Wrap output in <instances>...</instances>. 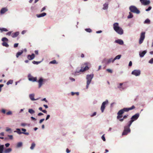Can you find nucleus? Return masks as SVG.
I'll return each mask as SVG.
<instances>
[{
  "mask_svg": "<svg viewBox=\"0 0 153 153\" xmlns=\"http://www.w3.org/2000/svg\"><path fill=\"white\" fill-rule=\"evenodd\" d=\"M135 107L134 105H132L131 107L128 108H124L123 109L120 110L117 113V119L119 120L120 122L123 121V116L122 114L125 112H128L129 110H132L135 108Z\"/></svg>",
  "mask_w": 153,
  "mask_h": 153,
  "instance_id": "nucleus-1",
  "label": "nucleus"
},
{
  "mask_svg": "<svg viewBox=\"0 0 153 153\" xmlns=\"http://www.w3.org/2000/svg\"><path fill=\"white\" fill-rule=\"evenodd\" d=\"M114 30L118 34L121 35L123 33V30L122 28L119 26L118 23H115L113 24Z\"/></svg>",
  "mask_w": 153,
  "mask_h": 153,
  "instance_id": "nucleus-2",
  "label": "nucleus"
},
{
  "mask_svg": "<svg viewBox=\"0 0 153 153\" xmlns=\"http://www.w3.org/2000/svg\"><path fill=\"white\" fill-rule=\"evenodd\" d=\"M84 65H85V67H84V66H83V67H81L80 70L78 71H76L75 72V74H76L77 73H79L80 72H82L89 69V67L90 66V63L86 62L85 63Z\"/></svg>",
  "mask_w": 153,
  "mask_h": 153,
  "instance_id": "nucleus-3",
  "label": "nucleus"
},
{
  "mask_svg": "<svg viewBox=\"0 0 153 153\" xmlns=\"http://www.w3.org/2000/svg\"><path fill=\"white\" fill-rule=\"evenodd\" d=\"M93 74L87 75L86 77L87 79V85L86 87L87 89L88 88L89 85L91 83L92 79L93 77Z\"/></svg>",
  "mask_w": 153,
  "mask_h": 153,
  "instance_id": "nucleus-4",
  "label": "nucleus"
},
{
  "mask_svg": "<svg viewBox=\"0 0 153 153\" xmlns=\"http://www.w3.org/2000/svg\"><path fill=\"white\" fill-rule=\"evenodd\" d=\"M139 114L137 113L133 116L131 117V120L128 123L129 126H131L132 123L134 121L136 120L139 117Z\"/></svg>",
  "mask_w": 153,
  "mask_h": 153,
  "instance_id": "nucleus-5",
  "label": "nucleus"
},
{
  "mask_svg": "<svg viewBox=\"0 0 153 153\" xmlns=\"http://www.w3.org/2000/svg\"><path fill=\"white\" fill-rule=\"evenodd\" d=\"M131 126H129L128 124H127V126L124 127V129L122 133V135H125L127 134L131 131V130L129 128Z\"/></svg>",
  "mask_w": 153,
  "mask_h": 153,
  "instance_id": "nucleus-6",
  "label": "nucleus"
},
{
  "mask_svg": "<svg viewBox=\"0 0 153 153\" xmlns=\"http://www.w3.org/2000/svg\"><path fill=\"white\" fill-rule=\"evenodd\" d=\"M129 10L131 12L137 14H139L140 11L134 6H131L129 7Z\"/></svg>",
  "mask_w": 153,
  "mask_h": 153,
  "instance_id": "nucleus-7",
  "label": "nucleus"
},
{
  "mask_svg": "<svg viewBox=\"0 0 153 153\" xmlns=\"http://www.w3.org/2000/svg\"><path fill=\"white\" fill-rule=\"evenodd\" d=\"M145 32H142L141 33L139 41L140 44H141L143 43L145 37Z\"/></svg>",
  "mask_w": 153,
  "mask_h": 153,
  "instance_id": "nucleus-8",
  "label": "nucleus"
},
{
  "mask_svg": "<svg viewBox=\"0 0 153 153\" xmlns=\"http://www.w3.org/2000/svg\"><path fill=\"white\" fill-rule=\"evenodd\" d=\"M108 103V101L107 100H106L105 101L103 102L102 103L101 107V111L102 112V113L104 112V109L105 107V105L106 104H107Z\"/></svg>",
  "mask_w": 153,
  "mask_h": 153,
  "instance_id": "nucleus-9",
  "label": "nucleus"
},
{
  "mask_svg": "<svg viewBox=\"0 0 153 153\" xmlns=\"http://www.w3.org/2000/svg\"><path fill=\"white\" fill-rule=\"evenodd\" d=\"M113 59L112 58H111L108 59H105L103 60L102 63H104L105 64H108L111 62H113Z\"/></svg>",
  "mask_w": 153,
  "mask_h": 153,
  "instance_id": "nucleus-10",
  "label": "nucleus"
},
{
  "mask_svg": "<svg viewBox=\"0 0 153 153\" xmlns=\"http://www.w3.org/2000/svg\"><path fill=\"white\" fill-rule=\"evenodd\" d=\"M142 4L144 5H146L149 4L150 2L149 0H140Z\"/></svg>",
  "mask_w": 153,
  "mask_h": 153,
  "instance_id": "nucleus-11",
  "label": "nucleus"
},
{
  "mask_svg": "<svg viewBox=\"0 0 153 153\" xmlns=\"http://www.w3.org/2000/svg\"><path fill=\"white\" fill-rule=\"evenodd\" d=\"M131 74L136 76H138L140 75V71L139 70H135L132 71Z\"/></svg>",
  "mask_w": 153,
  "mask_h": 153,
  "instance_id": "nucleus-12",
  "label": "nucleus"
},
{
  "mask_svg": "<svg viewBox=\"0 0 153 153\" xmlns=\"http://www.w3.org/2000/svg\"><path fill=\"white\" fill-rule=\"evenodd\" d=\"M28 78L29 80L30 81H32V82H35L37 80V78L36 77H34L33 76H31L30 74L28 75Z\"/></svg>",
  "mask_w": 153,
  "mask_h": 153,
  "instance_id": "nucleus-13",
  "label": "nucleus"
},
{
  "mask_svg": "<svg viewBox=\"0 0 153 153\" xmlns=\"http://www.w3.org/2000/svg\"><path fill=\"white\" fill-rule=\"evenodd\" d=\"M35 57V55L34 53H32L31 55H28L27 56V58L29 60L33 59Z\"/></svg>",
  "mask_w": 153,
  "mask_h": 153,
  "instance_id": "nucleus-14",
  "label": "nucleus"
},
{
  "mask_svg": "<svg viewBox=\"0 0 153 153\" xmlns=\"http://www.w3.org/2000/svg\"><path fill=\"white\" fill-rule=\"evenodd\" d=\"M19 32H16L12 33L11 36L13 38H14L17 37L19 35Z\"/></svg>",
  "mask_w": 153,
  "mask_h": 153,
  "instance_id": "nucleus-15",
  "label": "nucleus"
},
{
  "mask_svg": "<svg viewBox=\"0 0 153 153\" xmlns=\"http://www.w3.org/2000/svg\"><path fill=\"white\" fill-rule=\"evenodd\" d=\"M43 79L42 78H41L38 81V83H39V88H40L42 86V85L43 84Z\"/></svg>",
  "mask_w": 153,
  "mask_h": 153,
  "instance_id": "nucleus-16",
  "label": "nucleus"
},
{
  "mask_svg": "<svg viewBox=\"0 0 153 153\" xmlns=\"http://www.w3.org/2000/svg\"><path fill=\"white\" fill-rule=\"evenodd\" d=\"M146 52H147L146 51H143L142 52H140L139 53V55L140 57H143L145 54L146 53Z\"/></svg>",
  "mask_w": 153,
  "mask_h": 153,
  "instance_id": "nucleus-17",
  "label": "nucleus"
},
{
  "mask_svg": "<svg viewBox=\"0 0 153 153\" xmlns=\"http://www.w3.org/2000/svg\"><path fill=\"white\" fill-rule=\"evenodd\" d=\"M7 11V9L6 8H3L0 11V13L1 14H4Z\"/></svg>",
  "mask_w": 153,
  "mask_h": 153,
  "instance_id": "nucleus-18",
  "label": "nucleus"
},
{
  "mask_svg": "<svg viewBox=\"0 0 153 153\" xmlns=\"http://www.w3.org/2000/svg\"><path fill=\"white\" fill-rule=\"evenodd\" d=\"M12 151V149L10 148L5 149L4 152V153H9Z\"/></svg>",
  "mask_w": 153,
  "mask_h": 153,
  "instance_id": "nucleus-19",
  "label": "nucleus"
},
{
  "mask_svg": "<svg viewBox=\"0 0 153 153\" xmlns=\"http://www.w3.org/2000/svg\"><path fill=\"white\" fill-rule=\"evenodd\" d=\"M34 94H30L29 95V97L31 100L34 101L36 100L34 98Z\"/></svg>",
  "mask_w": 153,
  "mask_h": 153,
  "instance_id": "nucleus-20",
  "label": "nucleus"
},
{
  "mask_svg": "<svg viewBox=\"0 0 153 153\" xmlns=\"http://www.w3.org/2000/svg\"><path fill=\"white\" fill-rule=\"evenodd\" d=\"M23 51H20L18 52L16 55V57L18 58L19 57V56H20L23 53Z\"/></svg>",
  "mask_w": 153,
  "mask_h": 153,
  "instance_id": "nucleus-21",
  "label": "nucleus"
},
{
  "mask_svg": "<svg viewBox=\"0 0 153 153\" xmlns=\"http://www.w3.org/2000/svg\"><path fill=\"white\" fill-rule=\"evenodd\" d=\"M115 42L120 45H123V41L121 39H118L115 41Z\"/></svg>",
  "mask_w": 153,
  "mask_h": 153,
  "instance_id": "nucleus-22",
  "label": "nucleus"
},
{
  "mask_svg": "<svg viewBox=\"0 0 153 153\" xmlns=\"http://www.w3.org/2000/svg\"><path fill=\"white\" fill-rule=\"evenodd\" d=\"M46 15V13H42L41 14H39V15H37V16L39 18V17H40L44 16H45Z\"/></svg>",
  "mask_w": 153,
  "mask_h": 153,
  "instance_id": "nucleus-23",
  "label": "nucleus"
},
{
  "mask_svg": "<svg viewBox=\"0 0 153 153\" xmlns=\"http://www.w3.org/2000/svg\"><path fill=\"white\" fill-rule=\"evenodd\" d=\"M121 55H118L117 56H116L113 59V62H114V61L117 59H119L121 57Z\"/></svg>",
  "mask_w": 153,
  "mask_h": 153,
  "instance_id": "nucleus-24",
  "label": "nucleus"
},
{
  "mask_svg": "<svg viewBox=\"0 0 153 153\" xmlns=\"http://www.w3.org/2000/svg\"><path fill=\"white\" fill-rule=\"evenodd\" d=\"M4 148V145H0V153H3Z\"/></svg>",
  "mask_w": 153,
  "mask_h": 153,
  "instance_id": "nucleus-25",
  "label": "nucleus"
},
{
  "mask_svg": "<svg viewBox=\"0 0 153 153\" xmlns=\"http://www.w3.org/2000/svg\"><path fill=\"white\" fill-rule=\"evenodd\" d=\"M123 84V83H120L119 84V85L118 86H117L118 88H119V89L121 90L124 89V88L121 87Z\"/></svg>",
  "mask_w": 153,
  "mask_h": 153,
  "instance_id": "nucleus-26",
  "label": "nucleus"
},
{
  "mask_svg": "<svg viewBox=\"0 0 153 153\" xmlns=\"http://www.w3.org/2000/svg\"><path fill=\"white\" fill-rule=\"evenodd\" d=\"M108 4L105 3L103 4V9L104 10H106L108 9Z\"/></svg>",
  "mask_w": 153,
  "mask_h": 153,
  "instance_id": "nucleus-27",
  "label": "nucleus"
},
{
  "mask_svg": "<svg viewBox=\"0 0 153 153\" xmlns=\"http://www.w3.org/2000/svg\"><path fill=\"white\" fill-rule=\"evenodd\" d=\"M2 45L4 46H5L7 48L9 46V45L8 44L7 42H3L2 43Z\"/></svg>",
  "mask_w": 153,
  "mask_h": 153,
  "instance_id": "nucleus-28",
  "label": "nucleus"
},
{
  "mask_svg": "<svg viewBox=\"0 0 153 153\" xmlns=\"http://www.w3.org/2000/svg\"><path fill=\"white\" fill-rule=\"evenodd\" d=\"M28 112L31 114H34L35 113V111L32 109H29L28 110Z\"/></svg>",
  "mask_w": 153,
  "mask_h": 153,
  "instance_id": "nucleus-29",
  "label": "nucleus"
},
{
  "mask_svg": "<svg viewBox=\"0 0 153 153\" xmlns=\"http://www.w3.org/2000/svg\"><path fill=\"white\" fill-rule=\"evenodd\" d=\"M150 20L148 19H146L144 21V23L149 24H150Z\"/></svg>",
  "mask_w": 153,
  "mask_h": 153,
  "instance_id": "nucleus-30",
  "label": "nucleus"
},
{
  "mask_svg": "<svg viewBox=\"0 0 153 153\" xmlns=\"http://www.w3.org/2000/svg\"><path fill=\"white\" fill-rule=\"evenodd\" d=\"M35 144L34 143H33L31 144L30 149L32 150L33 149L34 147L35 146Z\"/></svg>",
  "mask_w": 153,
  "mask_h": 153,
  "instance_id": "nucleus-31",
  "label": "nucleus"
},
{
  "mask_svg": "<svg viewBox=\"0 0 153 153\" xmlns=\"http://www.w3.org/2000/svg\"><path fill=\"white\" fill-rule=\"evenodd\" d=\"M0 30L1 31H8V30L5 28H0Z\"/></svg>",
  "mask_w": 153,
  "mask_h": 153,
  "instance_id": "nucleus-32",
  "label": "nucleus"
},
{
  "mask_svg": "<svg viewBox=\"0 0 153 153\" xmlns=\"http://www.w3.org/2000/svg\"><path fill=\"white\" fill-rule=\"evenodd\" d=\"M22 145V142H19L17 144V147H21Z\"/></svg>",
  "mask_w": 153,
  "mask_h": 153,
  "instance_id": "nucleus-33",
  "label": "nucleus"
},
{
  "mask_svg": "<svg viewBox=\"0 0 153 153\" xmlns=\"http://www.w3.org/2000/svg\"><path fill=\"white\" fill-rule=\"evenodd\" d=\"M129 15L128 16V19L132 18L133 16L132 14L131 13V12H129Z\"/></svg>",
  "mask_w": 153,
  "mask_h": 153,
  "instance_id": "nucleus-34",
  "label": "nucleus"
},
{
  "mask_svg": "<svg viewBox=\"0 0 153 153\" xmlns=\"http://www.w3.org/2000/svg\"><path fill=\"white\" fill-rule=\"evenodd\" d=\"M13 82V81L12 80H9L7 82V85H9L10 84H12Z\"/></svg>",
  "mask_w": 153,
  "mask_h": 153,
  "instance_id": "nucleus-35",
  "label": "nucleus"
},
{
  "mask_svg": "<svg viewBox=\"0 0 153 153\" xmlns=\"http://www.w3.org/2000/svg\"><path fill=\"white\" fill-rule=\"evenodd\" d=\"M1 40L3 42H5V41H8V39L6 37H3L2 39Z\"/></svg>",
  "mask_w": 153,
  "mask_h": 153,
  "instance_id": "nucleus-36",
  "label": "nucleus"
},
{
  "mask_svg": "<svg viewBox=\"0 0 153 153\" xmlns=\"http://www.w3.org/2000/svg\"><path fill=\"white\" fill-rule=\"evenodd\" d=\"M50 63L53 64H57V62H56V60H54L51 61L50 62Z\"/></svg>",
  "mask_w": 153,
  "mask_h": 153,
  "instance_id": "nucleus-37",
  "label": "nucleus"
},
{
  "mask_svg": "<svg viewBox=\"0 0 153 153\" xmlns=\"http://www.w3.org/2000/svg\"><path fill=\"white\" fill-rule=\"evenodd\" d=\"M17 132L18 134H22L23 132H22L21 131V130L20 129L18 128V129H17Z\"/></svg>",
  "mask_w": 153,
  "mask_h": 153,
  "instance_id": "nucleus-38",
  "label": "nucleus"
},
{
  "mask_svg": "<svg viewBox=\"0 0 153 153\" xmlns=\"http://www.w3.org/2000/svg\"><path fill=\"white\" fill-rule=\"evenodd\" d=\"M85 30L88 32L91 33L92 32V30L90 28H87L85 29Z\"/></svg>",
  "mask_w": 153,
  "mask_h": 153,
  "instance_id": "nucleus-39",
  "label": "nucleus"
},
{
  "mask_svg": "<svg viewBox=\"0 0 153 153\" xmlns=\"http://www.w3.org/2000/svg\"><path fill=\"white\" fill-rule=\"evenodd\" d=\"M41 62H36V61H33L32 62V63L33 64H39V63H40Z\"/></svg>",
  "mask_w": 153,
  "mask_h": 153,
  "instance_id": "nucleus-40",
  "label": "nucleus"
},
{
  "mask_svg": "<svg viewBox=\"0 0 153 153\" xmlns=\"http://www.w3.org/2000/svg\"><path fill=\"white\" fill-rule=\"evenodd\" d=\"M101 138L103 141H105V137L104 136V134L102 136Z\"/></svg>",
  "mask_w": 153,
  "mask_h": 153,
  "instance_id": "nucleus-41",
  "label": "nucleus"
},
{
  "mask_svg": "<svg viewBox=\"0 0 153 153\" xmlns=\"http://www.w3.org/2000/svg\"><path fill=\"white\" fill-rule=\"evenodd\" d=\"M12 114V112L11 111H9L8 112L6 113V114L7 115H10Z\"/></svg>",
  "mask_w": 153,
  "mask_h": 153,
  "instance_id": "nucleus-42",
  "label": "nucleus"
},
{
  "mask_svg": "<svg viewBox=\"0 0 153 153\" xmlns=\"http://www.w3.org/2000/svg\"><path fill=\"white\" fill-rule=\"evenodd\" d=\"M149 63L152 64L153 63V58H152L149 61Z\"/></svg>",
  "mask_w": 153,
  "mask_h": 153,
  "instance_id": "nucleus-43",
  "label": "nucleus"
},
{
  "mask_svg": "<svg viewBox=\"0 0 153 153\" xmlns=\"http://www.w3.org/2000/svg\"><path fill=\"white\" fill-rule=\"evenodd\" d=\"M151 9H152V7L151 6H149V7L148 8L146 9V10L147 11H148L150 10H151Z\"/></svg>",
  "mask_w": 153,
  "mask_h": 153,
  "instance_id": "nucleus-44",
  "label": "nucleus"
},
{
  "mask_svg": "<svg viewBox=\"0 0 153 153\" xmlns=\"http://www.w3.org/2000/svg\"><path fill=\"white\" fill-rule=\"evenodd\" d=\"M18 43H15L14 45V48H16L18 47Z\"/></svg>",
  "mask_w": 153,
  "mask_h": 153,
  "instance_id": "nucleus-45",
  "label": "nucleus"
},
{
  "mask_svg": "<svg viewBox=\"0 0 153 153\" xmlns=\"http://www.w3.org/2000/svg\"><path fill=\"white\" fill-rule=\"evenodd\" d=\"M106 71H108V72H109L110 73H112V71L111 69H107L106 70Z\"/></svg>",
  "mask_w": 153,
  "mask_h": 153,
  "instance_id": "nucleus-46",
  "label": "nucleus"
},
{
  "mask_svg": "<svg viewBox=\"0 0 153 153\" xmlns=\"http://www.w3.org/2000/svg\"><path fill=\"white\" fill-rule=\"evenodd\" d=\"M21 126H26L27 125V124L25 123H21Z\"/></svg>",
  "mask_w": 153,
  "mask_h": 153,
  "instance_id": "nucleus-47",
  "label": "nucleus"
},
{
  "mask_svg": "<svg viewBox=\"0 0 153 153\" xmlns=\"http://www.w3.org/2000/svg\"><path fill=\"white\" fill-rule=\"evenodd\" d=\"M45 120L44 119H42L40 120L39 121V123H42Z\"/></svg>",
  "mask_w": 153,
  "mask_h": 153,
  "instance_id": "nucleus-48",
  "label": "nucleus"
},
{
  "mask_svg": "<svg viewBox=\"0 0 153 153\" xmlns=\"http://www.w3.org/2000/svg\"><path fill=\"white\" fill-rule=\"evenodd\" d=\"M11 33L12 32L11 31L9 32L6 33V35L8 36H10L11 35Z\"/></svg>",
  "mask_w": 153,
  "mask_h": 153,
  "instance_id": "nucleus-49",
  "label": "nucleus"
},
{
  "mask_svg": "<svg viewBox=\"0 0 153 153\" xmlns=\"http://www.w3.org/2000/svg\"><path fill=\"white\" fill-rule=\"evenodd\" d=\"M128 116V115H125L123 117V120H124V119H126L127 117Z\"/></svg>",
  "mask_w": 153,
  "mask_h": 153,
  "instance_id": "nucleus-50",
  "label": "nucleus"
},
{
  "mask_svg": "<svg viewBox=\"0 0 153 153\" xmlns=\"http://www.w3.org/2000/svg\"><path fill=\"white\" fill-rule=\"evenodd\" d=\"M8 137L10 139H12L13 138V136L12 135H8Z\"/></svg>",
  "mask_w": 153,
  "mask_h": 153,
  "instance_id": "nucleus-51",
  "label": "nucleus"
},
{
  "mask_svg": "<svg viewBox=\"0 0 153 153\" xmlns=\"http://www.w3.org/2000/svg\"><path fill=\"white\" fill-rule=\"evenodd\" d=\"M4 86L3 84H0V92L1 91V88Z\"/></svg>",
  "mask_w": 153,
  "mask_h": 153,
  "instance_id": "nucleus-52",
  "label": "nucleus"
},
{
  "mask_svg": "<svg viewBox=\"0 0 153 153\" xmlns=\"http://www.w3.org/2000/svg\"><path fill=\"white\" fill-rule=\"evenodd\" d=\"M96 114H97L96 112H94L93 113V114H92V115H91V117H93V116H94L96 115Z\"/></svg>",
  "mask_w": 153,
  "mask_h": 153,
  "instance_id": "nucleus-53",
  "label": "nucleus"
},
{
  "mask_svg": "<svg viewBox=\"0 0 153 153\" xmlns=\"http://www.w3.org/2000/svg\"><path fill=\"white\" fill-rule=\"evenodd\" d=\"M66 152L67 153H69L70 152V151L68 148H67L66 149Z\"/></svg>",
  "mask_w": 153,
  "mask_h": 153,
  "instance_id": "nucleus-54",
  "label": "nucleus"
},
{
  "mask_svg": "<svg viewBox=\"0 0 153 153\" xmlns=\"http://www.w3.org/2000/svg\"><path fill=\"white\" fill-rule=\"evenodd\" d=\"M1 112L4 114L5 113L6 111L4 109H2L1 110Z\"/></svg>",
  "mask_w": 153,
  "mask_h": 153,
  "instance_id": "nucleus-55",
  "label": "nucleus"
},
{
  "mask_svg": "<svg viewBox=\"0 0 153 153\" xmlns=\"http://www.w3.org/2000/svg\"><path fill=\"white\" fill-rule=\"evenodd\" d=\"M132 65V63L131 61H130L128 65L129 66H131Z\"/></svg>",
  "mask_w": 153,
  "mask_h": 153,
  "instance_id": "nucleus-56",
  "label": "nucleus"
},
{
  "mask_svg": "<svg viewBox=\"0 0 153 153\" xmlns=\"http://www.w3.org/2000/svg\"><path fill=\"white\" fill-rule=\"evenodd\" d=\"M5 146L6 147H7L10 146V144L9 143H6L5 144Z\"/></svg>",
  "mask_w": 153,
  "mask_h": 153,
  "instance_id": "nucleus-57",
  "label": "nucleus"
},
{
  "mask_svg": "<svg viewBox=\"0 0 153 153\" xmlns=\"http://www.w3.org/2000/svg\"><path fill=\"white\" fill-rule=\"evenodd\" d=\"M50 117V115H47L46 119V120H48L49 118Z\"/></svg>",
  "mask_w": 153,
  "mask_h": 153,
  "instance_id": "nucleus-58",
  "label": "nucleus"
},
{
  "mask_svg": "<svg viewBox=\"0 0 153 153\" xmlns=\"http://www.w3.org/2000/svg\"><path fill=\"white\" fill-rule=\"evenodd\" d=\"M35 54L38 55V51L37 50H36L34 51Z\"/></svg>",
  "mask_w": 153,
  "mask_h": 153,
  "instance_id": "nucleus-59",
  "label": "nucleus"
},
{
  "mask_svg": "<svg viewBox=\"0 0 153 153\" xmlns=\"http://www.w3.org/2000/svg\"><path fill=\"white\" fill-rule=\"evenodd\" d=\"M22 134H24L26 135H28L29 134V133L28 132H23Z\"/></svg>",
  "mask_w": 153,
  "mask_h": 153,
  "instance_id": "nucleus-60",
  "label": "nucleus"
},
{
  "mask_svg": "<svg viewBox=\"0 0 153 153\" xmlns=\"http://www.w3.org/2000/svg\"><path fill=\"white\" fill-rule=\"evenodd\" d=\"M43 113H39L38 114V116H40L41 115H43Z\"/></svg>",
  "mask_w": 153,
  "mask_h": 153,
  "instance_id": "nucleus-61",
  "label": "nucleus"
},
{
  "mask_svg": "<svg viewBox=\"0 0 153 153\" xmlns=\"http://www.w3.org/2000/svg\"><path fill=\"white\" fill-rule=\"evenodd\" d=\"M70 79L73 81H75V79L74 78H72V77H70Z\"/></svg>",
  "mask_w": 153,
  "mask_h": 153,
  "instance_id": "nucleus-62",
  "label": "nucleus"
},
{
  "mask_svg": "<svg viewBox=\"0 0 153 153\" xmlns=\"http://www.w3.org/2000/svg\"><path fill=\"white\" fill-rule=\"evenodd\" d=\"M11 130V129L10 128H7L6 129V131H10Z\"/></svg>",
  "mask_w": 153,
  "mask_h": 153,
  "instance_id": "nucleus-63",
  "label": "nucleus"
},
{
  "mask_svg": "<svg viewBox=\"0 0 153 153\" xmlns=\"http://www.w3.org/2000/svg\"><path fill=\"white\" fill-rule=\"evenodd\" d=\"M46 8L45 7H43L42 9L41 12H42Z\"/></svg>",
  "mask_w": 153,
  "mask_h": 153,
  "instance_id": "nucleus-64",
  "label": "nucleus"
}]
</instances>
